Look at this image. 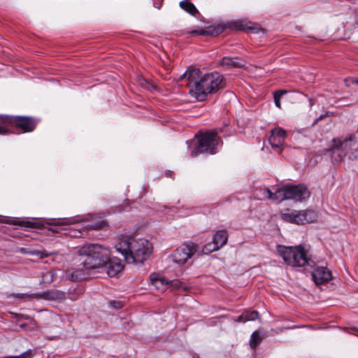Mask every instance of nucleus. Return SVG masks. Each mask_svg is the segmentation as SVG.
I'll list each match as a JSON object with an SVG mask.
<instances>
[{"instance_id": "nucleus-1", "label": "nucleus", "mask_w": 358, "mask_h": 358, "mask_svg": "<svg viewBox=\"0 0 358 358\" xmlns=\"http://www.w3.org/2000/svg\"><path fill=\"white\" fill-rule=\"evenodd\" d=\"M200 71L194 69L186 71L182 76L188 80L189 92L198 101H204L208 94L217 92L224 86V77L218 72L204 74L199 77Z\"/></svg>"}, {"instance_id": "nucleus-2", "label": "nucleus", "mask_w": 358, "mask_h": 358, "mask_svg": "<svg viewBox=\"0 0 358 358\" xmlns=\"http://www.w3.org/2000/svg\"><path fill=\"white\" fill-rule=\"evenodd\" d=\"M115 248L128 264H137L143 263L150 256L152 245L147 239L120 236L115 244Z\"/></svg>"}, {"instance_id": "nucleus-3", "label": "nucleus", "mask_w": 358, "mask_h": 358, "mask_svg": "<svg viewBox=\"0 0 358 358\" xmlns=\"http://www.w3.org/2000/svg\"><path fill=\"white\" fill-rule=\"evenodd\" d=\"M78 253L85 257L84 266L93 269L103 266L110 256L109 249L99 244L85 245L79 249Z\"/></svg>"}, {"instance_id": "nucleus-4", "label": "nucleus", "mask_w": 358, "mask_h": 358, "mask_svg": "<svg viewBox=\"0 0 358 358\" xmlns=\"http://www.w3.org/2000/svg\"><path fill=\"white\" fill-rule=\"evenodd\" d=\"M226 28L241 31L250 30L253 33H258L262 29L259 24H253L246 19H238L228 22L224 25L208 27L206 29L192 30L189 33L192 35L215 36L222 34Z\"/></svg>"}, {"instance_id": "nucleus-5", "label": "nucleus", "mask_w": 358, "mask_h": 358, "mask_svg": "<svg viewBox=\"0 0 358 358\" xmlns=\"http://www.w3.org/2000/svg\"><path fill=\"white\" fill-rule=\"evenodd\" d=\"M279 253L285 262L292 266H303L310 264L308 250L304 247H280Z\"/></svg>"}, {"instance_id": "nucleus-6", "label": "nucleus", "mask_w": 358, "mask_h": 358, "mask_svg": "<svg viewBox=\"0 0 358 358\" xmlns=\"http://www.w3.org/2000/svg\"><path fill=\"white\" fill-rule=\"evenodd\" d=\"M355 143V137L352 134L334 138L331 150L332 161L335 163L341 162Z\"/></svg>"}, {"instance_id": "nucleus-7", "label": "nucleus", "mask_w": 358, "mask_h": 358, "mask_svg": "<svg viewBox=\"0 0 358 358\" xmlns=\"http://www.w3.org/2000/svg\"><path fill=\"white\" fill-rule=\"evenodd\" d=\"M221 141L215 130L207 131L201 134L199 138V145L192 151L191 156L194 157L198 154H215L217 146Z\"/></svg>"}, {"instance_id": "nucleus-8", "label": "nucleus", "mask_w": 358, "mask_h": 358, "mask_svg": "<svg viewBox=\"0 0 358 358\" xmlns=\"http://www.w3.org/2000/svg\"><path fill=\"white\" fill-rule=\"evenodd\" d=\"M309 196V191L303 185H285L277 190L275 194V198L280 199V201L291 199L295 201H302Z\"/></svg>"}, {"instance_id": "nucleus-9", "label": "nucleus", "mask_w": 358, "mask_h": 358, "mask_svg": "<svg viewBox=\"0 0 358 358\" xmlns=\"http://www.w3.org/2000/svg\"><path fill=\"white\" fill-rule=\"evenodd\" d=\"M11 124H15L24 132L33 131L36 125L34 120L29 117L0 115V134H6L8 130L6 125Z\"/></svg>"}, {"instance_id": "nucleus-10", "label": "nucleus", "mask_w": 358, "mask_h": 358, "mask_svg": "<svg viewBox=\"0 0 358 358\" xmlns=\"http://www.w3.org/2000/svg\"><path fill=\"white\" fill-rule=\"evenodd\" d=\"M197 251V246L193 243H187L177 248L172 255L173 262L182 265L187 262Z\"/></svg>"}, {"instance_id": "nucleus-11", "label": "nucleus", "mask_w": 358, "mask_h": 358, "mask_svg": "<svg viewBox=\"0 0 358 358\" xmlns=\"http://www.w3.org/2000/svg\"><path fill=\"white\" fill-rule=\"evenodd\" d=\"M92 268H87L84 266V260L76 267L71 268L66 271L67 278L73 282L80 281L88 276V271Z\"/></svg>"}, {"instance_id": "nucleus-12", "label": "nucleus", "mask_w": 358, "mask_h": 358, "mask_svg": "<svg viewBox=\"0 0 358 358\" xmlns=\"http://www.w3.org/2000/svg\"><path fill=\"white\" fill-rule=\"evenodd\" d=\"M286 135V131L280 127L271 130L269 143L272 148L279 149V153L282 152V146L284 144Z\"/></svg>"}, {"instance_id": "nucleus-13", "label": "nucleus", "mask_w": 358, "mask_h": 358, "mask_svg": "<svg viewBox=\"0 0 358 358\" xmlns=\"http://www.w3.org/2000/svg\"><path fill=\"white\" fill-rule=\"evenodd\" d=\"M103 266L106 272L109 277H115L123 269L124 267L122 260L117 257L112 259L108 258V261Z\"/></svg>"}, {"instance_id": "nucleus-14", "label": "nucleus", "mask_w": 358, "mask_h": 358, "mask_svg": "<svg viewBox=\"0 0 358 358\" xmlns=\"http://www.w3.org/2000/svg\"><path fill=\"white\" fill-rule=\"evenodd\" d=\"M296 220L294 224H304L316 220L317 213L312 210H296Z\"/></svg>"}, {"instance_id": "nucleus-15", "label": "nucleus", "mask_w": 358, "mask_h": 358, "mask_svg": "<svg viewBox=\"0 0 358 358\" xmlns=\"http://www.w3.org/2000/svg\"><path fill=\"white\" fill-rule=\"evenodd\" d=\"M313 278L316 284H323L332 278L331 272L327 267L320 266L313 272Z\"/></svg>"}, {"instance_id": "nucleus-16", "label": "nucleus", "mask_w": 358, "mask_h": 358, "mask_svg": "<svg viewBox=\"0 0 358 358\" xmlns=\"http://www.w3.org/2000/svg\"><path fill=\"white\" fill-rule=\"evenodd\" d=\"M0 222L13 224L15 225H19L27 228H41L43 227V224L41 223L40 222L16 221L2 216H0Z\"/></svg>"}, {"instance_id": "nucleus-17", "label": "nucleus", "mask_w": 358, "mask_h": 358, "mask_svg": "<svg viewBox=\"0 0 358 358\" xmlns=\"http://www.w3.org/2000/svg\"><path fill=\"white\" fill-rule=\"evenodd\" d=\"M220 65L224 68L229 69L231 68H240L243 66L242 62L238 61L236 58L224 57L220 62Z\"/></svg>"}, {"instance_id": "nucleus-18", "label": "nucleus", "mask_w": 358, "mask_h": 358, "mask_svg": "<svg viewBox=\"0 0 358 358\" xmlns=\"http://www.w3.org/2000/svg\"><path fill=\"white\" fill-rule=\"evenodd\" d=\"M82 220L78 217H73L69 218L58 219L52 222H47L49 225L61 226V225H70L81 222Z\"/></svg>"}, {"instance_id": "nucleus-19", "label": "nucleus", "mask_w": 358, "mask_h": 358, "mask_svg": "<svg viewBox=\"0 0 358 358\" xmlns=\"http://www.w3.org/2000/svg\"><path fill=\"white\" fill-rule=\"evenodd\" d=\"M43 296L47 299L59 301L64 300L66 298V294L64 292L57 289L49 290L43 293Z\"/></svg>"}, {"instance_id": "nucleus-20", "label": "nucleus", "mask_w": 358, "mask_h": 358, "mask_svg": "<svg viewBox=\"0 0 358 358\" xmlns=\"http://www.w3.org/2000/svg\"><path fill=\"white\" fill-rule=\"evenodd\" d=\"M228 240V234L226 230H220L216 232L213 236V242L220 248L227 243Z\"/></svg>"}, {"instance_id": "nucleus-21", "label": "nucleus", "mask_w": 358, "mask_h": 358, "mask_svg": "<svg viewBox=\"0 0 358 358\" xmlns=\"http://www.w3.org/2000/svg\"><path fill=\"white\" fill-rule=\"evenodd\" d=\"M264 334H261L259 331H254L250 340V345L252 349H255L262 341Z\"/></svg>"}, {"instance_id": "nucleus-22", "label": "nucleus", "mask_w": 358, "mask_h": 358, "mask_svg": "<svg viewBox=\"0 0 358 358\" xmlns=\"http://www.w3.org/2000/svg\"><path fill=\"white\" fill-rule=\"evenodd\" d=\"M180 6L192 15H195L198 13L197 9L191 2L185 1H180Z\"/></svg>"}, {"instance_id": "nucleus-23", "label": "nucleus", "mask_w": 358, "mask_h": 358, "mask_svg": "<svg viewBox=\"0 0 358 358\" xmlns=\"http://www.w3.org/2000/svg\"><path fill=\"white\" fill-rule=\"evenodd\" d=\"M295 213L296 210L287 209L280 214V217L284 221L294 223V220H296Z\"/></svg>"}, {"instance_id": "nucleus-24", "label": "nucleus", "mask_w": 358, "mask_h": 358, "mask_svg": "<svg viewBox=\"0 0 358 358\" xmlns=\"http://www.w3.org/2000/svg\"><path fill=\"white\" fill-rule=\"evenodd\" d=\"M152 283L157 288H160V285L164 286L169 284V281L166 280L164 277H159L152 279Z\"/></svg>"}, {"instance_id": "nucleus-25", "label": "nucleus", "mask_w": 358, "mask_h": 358, "mask_svg": "<svg viewBox=\"0 0 358 358\" xmlns=\"http://www.w3.org/2000/svg\"><path fill=\"white\" fill-rule=\"evenodd\" d=\"M243 317L247 321H253L258 318L259 313L256 310L246 311L243 313Z\"/></svg>"}, {"instance_id": "nucleus-26", "label": "nucleus", "mask_w": 358, "mask_h": 358, "mask_svg": "<svg viewBox=\"0 0 358 358\" xmlns=\"http://www.w3.org/2000/svg\"><path fill=\"white\" fill-rule=\"evenodd\" d=\"M287 93V91L286 90H279V91H276L274 94H273V98H274V102H275V106L280 108V98L282 97V96L283 94H285Z\"/></svg>"}, {"instance_id": "nucleus-27", "label": "nucleus", "mask_w": 358, "mask_h": 358, "mask_svg": "<svg viewBox=\"0 0 358 358\" xmlns=\"http://www.w3.org/2000/svg\"><path fill=\"white\" fill-rule=\"evenodd\" d=\"M219 249H220L219 246L217 244H215V242L213 241L212 243H209L206 244L204 246L203 251L205 253H210V252L216 251Z\"/></svg>"}, {"instance_id": "nucleus-28", "label": "nucleus", "mask_w": 358, "mask_h": 358, "mask_svg": "<svg viewBox=\"0 0 358 358\" xmlns=\"http://www.w3.org/2000/svg\"><path fill=\"white\" fill-rule=\"evenodd\" d=\"M276 192L273 193L268 188H265L264 189V195L266 198L268 199H273L275 201H280V199L275 198Z\"/></svg>"}, {"instance_id": "nucleus-29", "label": "nucleus", "mask_w": 358, "mask_h": 358, "mask_svg": "<svg viewBox=\"0 0 358 358\" xmlns=\"http://www.w3.org/2000/svg\"><path fill=\"white\" fill-rule=\"evenodd\" d=\"M106 225V222L103 220L98 221L97 222H94L92 224L88 225V227L91 229L97 230L101 229L103 226Z\"/></svg>"}, {"instance_id": "nucleus-30", "label": "nucleus", "mask_w": 358, "mask_h": 358, "mask_svg": "<svg viewBox=\"0 0 358 358\" xmlns=\"http://www.w3.org/2000/svg\"><path fill=\"white\" fill-rule=\"evenodd\" d=\"M13 296L14 298L18 299H31V294H29L27 293L13 294Z\"/></svg>"}, {"instance_id": "nucleus-31", "label": "nucleus", "mask_w": 358, "mask_h": 358, "mask_svg": "<svg viewBox=\"0 0 358 358\" xmlns=\"http://www.w3.org/2000/svg\"><path fill=\"white\" fill-rule=\"evenodd\" d=\"M53 273L52 271H47L43 275V280L44 282H52L53 280Z\"/></svg>"}, {"instance_id": "nucleus-32", "label": "nucleus", "mask_w": 358, "mask_h": 358, "mask_svg": "<svg viewBox=\"0 0 358 358\" xmlns=\"http://www.w3.org/2000/svg\"><path fill=\"white\" fill-rule=\"evenodd\" d=\"M171 283L172 286L175 287L177 289H179L180 287V285H181V282L180 281H178V280L171 281Z\"/></svg>"}, {"instance_id": "nucleus-33", "label": "nucleus", "mask_w": 358, "mask_h": 358, "mask_svg": "<svg viewBox=\"0 0 358 358\" xmlns=\"http://www.w3.org/2000/svg\"><path fill=\"white\" fill-rule=\"evenodd\" d=\"M110 305L113 306V307L115 308H120L122 306L121 302H120V301L111 302Z\"/></svg>"}, {"instance_id": "nucleus-34", "label": "nucleus", "mask_w": 358, "mask_h": 358, "mask_svg": "<svg viewBox=\"0 0 358 358\" xmlns=\"http://www.w3.org/2000/svg\"><path fill=\"white\" fill-rule=\"evenodd\" d=\"M236 322H247V320H245V317H243V313L238 317V318L236 320Z\"/></svg>"}, {"instance_id": "nucleus-35", "label": "nucleus", "mask_w": 358, "mask_h": 358, "mask_svg": "<svg viewBox=\"0 0 358 358\" xmlns=\"http://www.w3.org/2000/svg\"><path fill=\"white\" fill-rule=\"evenodd\" d=\"M69 299L72 301H76L78 299V296L76 294H74L73 293L69 294Z\"/></svg>"}, {"instance_id": "nucleus-36", "label": "nucleus", "mask_w": 358, "mask_h": 358, "mask_svg": "<svg viewBox=\"0 0 358 358\" xmlns=\"http://www.w3.org/2000/svg\"><path fill=\"white\" fill-rule=\"evenodd\" d=\"M357 155H354L353 153H352L349 157L351 159H355L358 157V151L357 152Z\"/></svg>"}, {"instance_id": "nucleus-37", "label": "nucleus", "mask_w": 358, "mask_h": 358, "mask_svg": "<svg viewBox=\"0 0 358 358\" xmlns=\"http://www.w3.org/2000/svg\"><path fill=\"white\" fill-rule=\"evenodd\" d=\"M353 83H356V84H358V79H355V80H353Z\"/></svg>"}, {"instance_id": "nucleus-38", "label": "nucleus", "mask_w": 358, "mask_h": 358, "mask_svg": "<svg viewBox=\"0 0 358 358\" xmlns=\"http://www.w3.org/2000/svg\"><path fill=\"white\" fill-rule=\"evenodd\" d=\"M51 231H52V232H57V231H56L55 229H51Z\"/></svg>"}]
</instances>
